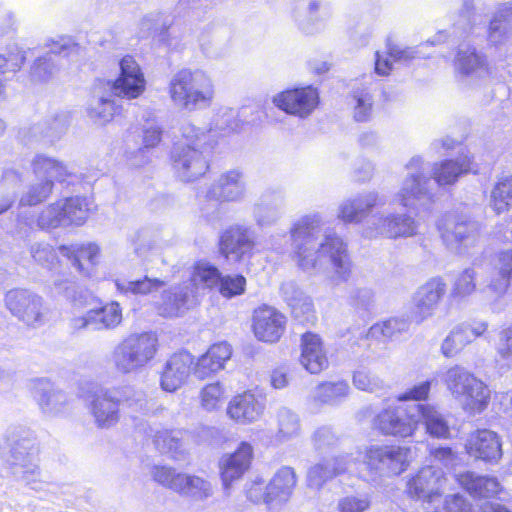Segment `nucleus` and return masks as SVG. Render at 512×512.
<instances>
[{"instance_id":"1","label":"nucleus","mask_w":512,"mask_h":512,"mask_svg":"<svg viewBox=\"0 0 512 512\" xmlns=\"http://www.w3.org/2000/svg\"><path fill=\"white\" fill-rule=\"evenodd\" d=\"M322 217L313 213L301 217L291 229L293 259L312 274L327 273L334 285L347 282L353 262L346 243L335 233L320 236Z\"/></svg>"},{"instance_id":"2","label":"nucleus","mask_w":512,"mask_h":512,"mask_svg":"<svg viewBox=\"0 0 512 512\" xmlns=\"http://www.w3.org/2000/svg\"><path fill=\"white\" fill-rule=\"evenodd\" d=\"M407 169V177L394 200L405 208L418 210L434 201L436 186L454 184L460 175L469 172L471 162L467 155H460L455 160L435 164L434 180L424 176L420 157H413L407 164Z\"/></svg>"},{"instance_id":"3","label":"nucleus","mask_w":512,"mask_h":512,"mask_svg":"<svg viewBox=\"0 0 512 512\" xmlns=\"http://www.w3.org/2000/svg\"><path fill=\"white\" fill-rule=\"evenodd\" d=\"M181 136L171 153L172 166L182 181H195L209 169L210 135L191 124H185L181 128Z\"/></svg>"},{"instance_id":"4","label":"nucleus","mask_w":512,"mask_h":512,"mask_svg":"<svg viewBox=\"0 0 512 512\" xmlns=\"http://www.w3.org/2000/svg\"><path fill=\"white\" fill-rule=\"evenodd\" d=\"M0 440L5 442L0 452L9 451L7 462L14 479L33 490H40V469L35 461L38 453L36 439L26 431L9 427L0 435Z\"/></svg>"},{"instance_id":"5","label":"nucleus","mask_w":512,"mask_h":512,"mask_svg":"<svg viewBox=\"0 0 512 512\" xmlns=\"http://www.w3.org/2000/svg\"><path fill=\"white\" fill-rule=\"evenodd\" d=\"M168 94L176 108L194 112L212 104L215 87L211 77L204 71L181 69L171 77Z\"/></svg>"},{"instance_id":"6","label":"nucleus","mask_w":512,"mask_h":512,"mask_svg":"<svg viewBox=\"0 0 512 512\" xmlns=\"http://www.w3.org/2000/svg\"><path fill=\"white\" fill-rule=\"evenodd\" d=\"M442 381L454 400L469 414L484 411L490 401V389L471 371L461 365L448 368Z\"/></svg>"},{"instance_id":"7","label":"nucleus","mask_w":512,"mask_h":512,"mask_svg":"<svg viewBox=\"0 0 512 512\" xmlns=\"http://www.w3.org/2000/svg\"><path fill=\"white\" fill-rule=\"evenodd\" d=\"M157 349L158 338L155 333H133L114 347L110 362L118 374L136 373L155 357Z\"/></svg>"},{"instance_id":"8","label":"nucleus","mask_w":512,"mask_h":512,"mask_svg":"<svg viewBox=\"0 0 512 512\" xmlns=\"http://www.w3.org/2000/svg\"><path fill=\"white\" fill-rule=\"evenodd\" d=\"M438 230L446 248L461 256L470 255L481 240L480 224L463 215H445Z\"/></svg>"},{"instance_id":"9","label":"nucleus","mask_w":512,"mask_h":512,"mask_svg":"<svg viewBox=\"0 0 512 512\" xmlns=\"http://www.w3.org/2000/svg\"><path fill=\"white\" fill-rule=\"evenodd\" d=\"M151 475L158 484L173 490L191 502H204L214 494V487L208 479L177 472L171 467L154 466Z\"/></svg>"},{"instance_id":"10","label":"nucleus","mask_w":512,"mask_h":512,"mask_svg":"<svg viewBox=\"0 0 512 512\" xmlns=\"http://www.w3.org/2000/svg\"><path fill=\"white\" fill-rule=\"evenodd\" d=\"M411 450L397 445H370L364 449L363 463L369 471L383 476H398L410 465Z\"/></svg>"},{"instance_id":"11","label":"nucleus","mask_w":512,"mask_h":512,"mask_svg":"<svg viewBox=\"0 0 512 512\" xmlns=\"http://www.w3.org/2000/svg\"><path fill=\"white\" fill-rule=\"evenodd\" d=\"M416 403L388 407L373 419V428L384 436L406 438L416 431L415 419L420 415Z\"/></svg>"},{"instance_id":"12","label":"nucleus","mask_w":512,"mask_h":512,"mask_svg":"<svg viewBox=\"0 0 512 512\" xmlns=\"http://www.w3.org/2000/svg\"><path fill=\"white\" fill-rule=\"evenodd\" d=\"M7 309L19 321L37 327L44 323L47 308L42 297L26 289H13L5 295Z\"/></svg>"},{"instance_id":"13","label":"nucleus","mask_w":512,"mask_h":512,"mask_svg":"<svg viewBox=\"0 0 512 512\" xmlns=\"http://www.w3.org/2000/svg\"><path fill=\"white\" fill-rule=\"evenodd\" d=\"M446 478L441 468L427 465L407 477L405 493L408 497L423 502H433L440 498Z\"/></svg>"},{"instance_id":"14","label":"nucleus","mask_w":512,"mask_h":512,"mask_svg":"<svg viewBox=\"0 0 512 512\" xmlns=\"http://www.w3.org/2000/svg\"><path fill=\"white\" fill-rule=\"evenodd\" d=\"M447 291V284L441 277L427 280L414 292L411 299V319L417 325L432 317Z\"/></svg>"},{"instance_id":"15","label":"nucleus","mask_w":512,"mask_h":512,"mask_svg":"<svg viewBox=\"0 0 512 512\" xmlns=\"http://www.w3.org/2000/svg\"><path fill=\"white\" fill-rule=\"evenodd\" d=\"M119 390L97 387L87 393L85 402L97 427L108 429L119 421Z\"/></svg>"},{"instance_id":"16","label":"nucleus","mask_w":512,"mask_h":512,"mask_svg":"<svg viewBox=\"0 0 512 512\" xmlns=\"http://www.w3.org/2000/svg\"><path fill=\"white\" fill-rule=\"evenodd\" d=\"M363 233L368 238L409 237L416 233V223L408 215H374Z\"/></svg>"},{"instance_id":"17","label":"nucleus","mask_w":512,"mask_h":512,"mask_svg":"<svg viewBox=\"0 0 512 512\" xmlns=\"http://www.w3.org/2000/svg\"><path fill=\"white\" fill-rule=\"evenodd\" d=\"M318 102V91L312 86L286 90L273 97V103L277 108L300 118L308 117Z\"/></svg>"},{"instance_id":"18","label":"nucleus","mask_w":512,"mask_h":512,"mask_svg":"<svg viewBox=\"0 0 512 512\" xmlns=\"http://www.w3.org/2000/svg\"><path fill=\"white\" fill-rule=\"evenodd\" d=\"M255 247V233L248 227L234 225L220 238V251L227 260L240 262L249 257Z\"/></svg>"},{"instance_id":"19","label":"nucleus","mask_w":512,"mask_h":512,"mask_svg":"<svg viewBox=\"0 0 512 512\" xmlns=\"http://www.w3.org/2000/svg\"><path fill=\"white\" fill-rule=\"evenodd\" d=\"M286 316L272 306L262 305L253 312V332L255 337L267 343L277 342L286 328Z\"/></svg>"},{"instance_id":"20","label":"nucleus","mask_w":512,"mask_h":512,"mask_svg":"<svg viewBox=\"0 0 512 512\" xmlns=\"http://www.w3.org/2000/svg\"><path fill=\"white\" fill-rule=\"evenodd\" d=\"M253 457V447L248 442H241L236 451L224 454L218 463L220 478L225 491L240 480L249 469Z\"/></svg>"},{"instance_id":"21","label":"nucleus","mask_w":512,"mask_h":512,"mask_svg":"<svg viewBox=\"0 0 512 512\" xmlns=\"http://www.w3.org/2000/svg\"><path fill=\"white\" fill-rule=\"evenodd\" d=\"M110 88V81L98 80L86 107L88 118L96 125L105 126L119 112Z\"/></svg>"},{"instance_id":"22","label":"nucleus","mask_w":512,"mask_h":512,"mask_svg":"<svg viewBox=\"0 0 512 512\" xmlns=\"http://www.w3.org/2000/svg\"><path fill=\"white\" fill-rule=\"evenodd\" d=\"M454 66L456 73L469 82L486 79L493 74L486 57L470 45L459 46Z\"/></svg>"},{"instance_id":"23","label":"nucleus","mask_w":512,"mask_h":512,"mask_svg":"<svg viewBox=\"0 0 512 512\" xmlns=\"http://www.w3.org/2000/svg\"><path fill=\"white\" fill-rule=\"evenodd\" d=\"M265 410V399L251 391L234 396L227 406V415L240 424L258 421Z\"/></svg>"},{"instance_id":"24","label":"nucleus","mask_w":512,"mask_h":512,"mask_svg":"<svg viewBox=\"0 0 512 512\" xmlns=\"http://www.w3.org/2000/svg\"><path fill=\"white\" fill-rule=\"evenodd\" d=\"M194 364V357L189 352H180L169 358L161 376V387L167 392L179 389L187 380Z\"/></svg>"},{"instance_id":"25","label":"nucleus","mask_w":512,"mask_h":512,"mask_svg":"<svg viewBox=\"0 0 512 512\" xmlns=\"http://www.w3.org/2000/svg\"><path fill=\"white\" fill-rule=\"evenodd\" d=\"M195 304V291L187 283H183L163 292L159 313L164 317H177Z\"/></svg>"},{"instance_id":"26","label":"nucleus","mask_w":512,"mask_h":512,"mask_svg":"<svg viewBox=\"0 0 512 512\" xmlns=\"http://www.w3.org/2000/svg\"><path fill=\"white\" fill-rule=\"evenodd\" d=\"M245 192V183L242 173L237 170H229L222 173L210 186L207 197L217 201H237Z\"/></svg>"},{"instance_id":"27","label":"nucleus","mask_w":512,"mask_h":512,"mask_svg":"<svg viewBox=\"0 0 512 512\" xmlns=\"http://www.w3.org/2000/svg\"><path fill=\"white\" fill-rule=\"evenodd\" d=\"M297 478L291 467H281L268 483L269 510H277L286 504L296 486Z\"/></svg>"},{"instance_id":"28","label":"nucleus","mask_w":512,"mask_h":512,"mask_svg":"<svg viewBox=\"0 0 512 512\" xmlns=\"http://www.w3.org/2000/svg\"><path fill=\"white\" fill-rule=\"evenodd\" d=\"M232 356V348L227 342L212 345L205 354L198 358L194 365V375L198 379H206L224 368Z\"/></svg>"},{"instance_id":"29","label":"nucleus","mask_w":512,"mask_h":512,"mask_svg":"<svg viewBox=\"0 0 512 512\" xmlns=\"http://www.w3.org/2000/svg\"><path fill=\"white\" fill-rule=\"evenodd\" d=\"M301 365L311 374L327 368L328 359L321 338L314 333H305L301 341Z\"/></svg>"},{"instance_id":"30","label":"nucleus","mask_w":512,"mask_h":512,"mask_svg":"<svg viewBox=\"0 0 512 512\" xmlns=\"http://www.w3.org/2000/svg\"><path fill=\"white\" fill-rule=\"evenodd\" d=\"M351 464L352 461L348 456L326 458L309 469L308 485L321 488L328 480L346 472Z\"/></svg>"},{"instance_id":"31","label":"nucleus","mask_w":512,"mask_h":512,"mask_svg":"<svg viewBox=\"0 0 512 512\" xmlns=\"http://www.w3.org/2000/svg\"><path fill=\"white\" fill-rule=\"evenodd\" d=\"M293 17L299 29L306 34H313L324 27L328 13L320 0H308L294 9Z\"/></svg>"},{"instance_id":"32","label":"nucleus","mask_w":512,"mask_h":512,"mask_svg":"<svg viewBox=\"0 0 512 512\" xmlns=\"http://www.w3.org/2000/svg\"><path fill=\"white\" fill-rule=\"evenodd\" d=\"M468 453L484 461H496L502 455L498 435L490 430H478L471 435L467 444Z\"/></svg>"},{"instance_id":"33","label":"nucleus","mask_w":512,"mask_h":512,"mask_svg":"<svg viewBox=\"0 0 512 512\" xmlns=\"http://www.w3.org/2000/svg\"><path fill=\"white\" fill-rule=\"evenodd\" d=\"M162 128L154 123H146L139 134L142 139V144L136 149H129L126 151V159L133 167H141L150 161L149 150L155 148L161 141Z\"/></svg>"},{"instance_id":"34","label":"nucleus","mask_w":512,"mask_h":512,"mask_svg":"<svg viewBox=\"0 0 512 512\" xmlns=\"http://www.w3.org/2000/svg\"><path fill=\"white\" fill-rule=\"evenodd\" d=\"M33 394L41 410L46 414H57L62 411L67 403L66 395L54 388L52 383L45 378L33 381Z\"/></svg>"},{"instance_id":"35","label":"nucleus","mask_w":512,"mask_h":512,"mask_svg":"<svg viewBox=\"0 0 512 512\" xmlns=\"http://www.w3.org/2000/svg\"><path fill=\"white\" fill-rule=\"evenodd\" d=\"M69 117L65 112L51 115L30 128V135L36 141L52 143L67 130Z\"/></svg>"},{"instance_id":"36","label":"nucleus","mask_w":512,"mask_h":512,"mask_svg":"<svg viewBox=\"0 0 512 512\" xmlns=\"http://www.w3.org/2000/svg\"><path fill=\"white\" fill-rule=\"evenodd\" d=\"M61 254L71 261L73 267L83 276H89L99 255V247L95 244L81 246H61Z\"/></svg>"},{"instance_id":"37","label":"nucleus","mask_w":512,"mask_h":512,"mask_svg":"<svg viewBox=\"0 0 512 512\" xmlns=\"http://www.w3.org/2000/svg\"><path fill=\"white\" fill-rule=\"evenodd\" d=\"M458 481L474 497H492L500 491V484L496 478L479 476L473 472L460 474Z\"/></svg>"},{"instance_id":"38","label":"nucleus","mask_w":512,"mask_h":512,"mask_svg":"<svg viewBox=\"0 0 512 512\" xmlns=\"http://www.w3.org/2000/svg\"><path fill=\"white\" fill-rule=\"evenodd\" d=\"M512 33V3L502 4L495 12L488 30V40L493 45L505 42Z\"/></svg>"},{"instance_id":"39","label":"nucleus","mask_w":512,"mask_h":512,"mask_svg":"<svg viewBox=\"0 0 512 512\" xmlns=\"http://www.w3.org/2000/svg\"><path fill=\"white\" fill-rule=\"evenodd\" d=\"M419 408V416L415 419L416 430L420 423H424L427 432L436 438H447L450 433L448 423L444 416L435 407L427 404L416 403Z\"/></svg>"},{"instance_id":"40","label":"nucleus","mask_w":512,"mask_h":512,"mask_svg":"<svg viewBox=\"0 0 512 512\" xmlns=\"http://www.w3.org/2000/svg\"><path fill=\"white\" fill-rule=\"evenodd\" d=\"M219 281V270L208 262L199 261L193 266L190 279L186 283L195 291L197 297L200 290L211 289L217 286Z\"/></svg>"},{"instance_id":"41","label":"nucleus","mask_w":512,"mask_h":512,"mask_svg":"<svg viewBox=\"0 0 512 512\" xmlns=\"http://www.w3.org/2000/svg\"><path fill=\"white\" fill-rule=\"evenodd\" d=\"M31 165L35 176L43 178V180L50 179L52 182L54 180L65 181L71 175V172H69L64 164L43 154L36 155Z\"/></svg>"},{"instance_id":"42","label":"nucleus","mask_w":512,"mask_h":512,"mask_svg":"<svg viewBox=\"0 0 512 512\" xmlns=\"http://www.w3.org/2000/svg\"><path fill=\"white\" fill-rule=\"evenodd\" d=\"M373 103L370 86L360 84L352 89L349 104L353 109V118L357 122L370 120L373 112Z\"/></svg>"},{"instance_id":"43","label":"nucleus","mask_w":512,"mask_h":512,"mask_svg":"<svg viewBox=\"0 0 512 512\" xmlns=\"http://www.w3.org/2000/svg\"><path fill=\"white\" fill-rule=\"evenodd\" d=\"M413 320L410 317H393L372 325L368 331V337L376 340L392 339L409 330Z\"/></svg>"},{"instance_id":"44","label":"nucleus","mask_w":512,"mask_h":512,"mask_svg":"<svg viewBox=\"0 0 512 512\" xmlns=\"http://www.w3.org/2000/svg\"><path fill=\"white\" fill-rule=\"evenodd\" d=\"M154 443L161 452L169 453L177 460L182 459L187 451L186 437L181 431H159Z\"/></svg>"},{"instance_id":"45","label":"nucleus","mask_w":512,"mask_h":512,"mask_svg":"<svg viewBox=\"0 0 512 512\" xmlns=\"http://www.w3.org/2000/svg\"><path fill=\"white\" fill-rule=\"evenodd\" d=\"M281 291L284 300L291 307L295 317H300L312 311L311 299L294 282L283 283Z\"/></svg>"},{"instance_id":"46","label":"nucleus","mask_w":512,"mask_h":512,"mask_svg":"<svg viewBox=\"0 0 512 512\" xmlns=\"http://www.w3.org/2000/svg\"><path fill=\"white\" fill-rule=\"evenodd\" d=\"M349 386L344 381L338 382H323L319 384L313 391L312 402L315 405L329 404L333 405L338 403L341 399L347 396Z\"/></svg>"},{"instance_id":"47","label":"nucleus","mask_w":512,"mask_h":512,"mask_svg":"<svg viewBox=\"0 0 512 512\" xmlns=\"http://www.w3.org/2000/svg\"><path fill=\"white\" fill-rule=\"evenodd\" d=\"M66 226L83 224L88 217V203L86 198L75 196L59 200Z\"/></svg>"},{"instance_id":"48","label":"nucleus","mask_w":512,"mask_h":512,"mask_svg":"<svg viewBox=\"0 0 512 512\" xmlns=\"http://www.w3.org/2000/svg\"><path fill=\"white\" fill-rule=\"evenodd\" d=\"M94 317V330L113 329L122 321V310L117 302H111L97 309H90Z\"/></svg>"},{"instance_id":"49","label":"nucleus","mask_w":512,"mask_h":512,"mask_svg":"<svg viewBox=\"0 0 512 512\" xmlns=\"http://www.w3.org/2000/svg\"><path fill=\"white\" fill-rule=\"evenodd\" d=\"M278 430L276 439L285 442L300 434V422L298 416L287 408H281L277 414Z\"/></svg>"},{"instance_id":"50","label":"nucleus","mask_w":512,"mask_h":512,"mask_svg":"<svg viewBox=\"0 0 512 512\" xmlns=\"http://www.w3.org/2000/svg\"><path fill=\"white\" fill-rule=\"evenodd\" d=\"M146 88V81L136 80L129 77L118 76L113 82H110V88H107L115 96L136 99Z\"/></svg>"},{"instance_id":"51","label":"nucleus","mask_w":512,"mask_h":512,"mask_svg":"<svg viewBox=\"0 0 512 512\" xmlns=\"http://www.w3.org/2000/svg\"><path fill=\"white\" fill-rule=\"evenodd\" d=\"M164 282L157 278L144 277L136 281H116L117 290L124 294L147 295L154 291H158Z\"/></svg>"},{"instance_id":"52","label":"nucleus","mask_w":512,"mask_h":512,"mask_svg":"<svg viewBox=\"0 0 512 512\" xmlns=\"http://www.w3.org/2000/svg\"><path fill=\"white\" fill-rule=\"evenodd\" d=\"M512 203V176L500 180L491 194V206L500 214L508 209Z\"/></svg>"},{"instance_id":"53","label":"nucleus","mask_w":512,"mask_h":512,"mask_svg":"<svg viewBox=\"0 0 512 512\" xmlns=\"http://www.w3.org/2000/svg\"><path fill=\"white\" fill-rule=\"evenodd\" d=\"M23 51L15 43H10L5 48H0V73H15L24 63Z\"/></svg>"},{"instance_id":"54","label":"nucleus","mask_w":512,"mask_h":512,"mask_svg":"<svg viewBox=\"0 0 512 512\" xmlns=\"http://www.w3.org/2000/svg\"><path fill=\"white\" fill-rule=\"evenodd\" d=\"M54 183L50 179L42 180L40 183L31 185L21 196V206L37 205L44 201L52 192Z\"/></svg>"},{"instance_id":"55","label":"nucleus","mask_w":512,"mask_h":512,"mask_svg":"<svg viewBox=\"0 0 512 512\" xmlns=\"http://www.w3.org/2000/svg\"><path fill=\"white\" fill-rule=\"evenodd\" d=\"M371 497L366 493L346 495L338 500L339 512H367L371 507Z\"/></svg>"},{"instance_id":"56","label":"nucleus","mask_w":512,"mask_h":512,"mask_svg":"<svg viewBox=\"0 0 512 512\" xmlns=\"http://www.w3.org/2000/svg\"><path fill=\"white\" fill-rule=\"evenodd\" d=\"M476 272L473 268L463 270L455 279L452 287V295L464 298L471 295L476 289Z\"/></svg>"},{"instance_id":"57","label":"nucleus","mask_w":512,"mask_h":512,"mask_svg":"<svg viewBox=\"0 0 512 512\" xmlns=\"http://www.w3.org/2000/svg\"><path fill=\"white\" fill-rule=\"evenodd\" d=\"M37 223L41 229H50L66 226L64 216L59 205V201L43 209L38 217Z\"/></svg>"},{"instance_id":"58","label":"nucleus","mask_w":512,"mask_h":512,"mask_svg":"<svg viewBox=\"0 0 512 512\" xmlns=\"http://www.w3.org/2000/svg\"><path fill=\"white\" fill-rule=\"evenodd\" d=\"M224 388L220 382L204 386L200 392L201 406L207 411L217 409L223 399Z\"/></svg>"},{"instance_id":"59","label":"nucleus","mask_w":512,"mask_h":512,"mask_svg":"<svg viewBox=\"0 0 512 512\" xmlns=\"http://www.w3.org/2000/svg\"><path fill=\"white\" fill-rule=\"evenodd\" d=\"M466 345H468L467 339L456 326L443 340L441 345V352L445 357L451 358L462 351Z\"/></svg>"},{"instance_id":"60","label":"nucleus","mask_w":512,"mask_h":512,"mask_svg":"<svg viewBox=\"0 0 512 512\" xmlns=\"http://www.w3.org/2000/svg\"><path fill=\"white\" fill-rule=\"evenodd\" d=\"M353 384L357 389L367 392H377L384 388V382L372 372L360 369L353 375Z\"/></svg>"},{"instance_id":"61","label":"nucleus","mask_w":512,"mask_h":512,"mask_svg":"<svg viewBox=\"0 0 512 512\" xmlns=\"http://www.w3.org/2000/svg\"><path fill=\"white\" fill-rule=\"evenodd\" d=\"M354 200L360 222L370 214L374 207L384 204L382 197L376 191L359 194L354 197Z\"/></svg>"},{"instance_id":"62","label":"nucleus","mask_w":512,"mask_h":512,"mask_svg":"<svg viewBox=\"0 0 512 512\" xmlns=\"http://www.w3.org/2000/svg\"><path fill=\"white\" fill-rule=\"evenodd\" d=\"M218 285L222 296L226 298H232L244 293L246 279L242 275H228L224 277L220 275V281Z\"/></svg>"},{"instance_id":"63","label":"nucleus","mask_w":512,"mask_h":512,"mask_svg":"<svg viewBox=\"0 0 512 512\" xmlns=\"http://www.w3.org/2000/svg\"><path fill=\"white\" fill-rule=\"evenodd\" d=\"M119 390L118 403L127 405L135 411H144L147 406L146 398L143 392L136 391L131 387L116 388Z\"/></svg>"},{"instance_id":"64","label":"nucleus","mask_w":512,"mask_h":512,"mask_svg":"<svg viewBox=\"0 0 512 512\" xmlns=\"http://www.w3.org/2000/svg\"><path fill=\"white\" fill-rule=\"evenodd\" d=\"M269 493L268 484L262 478H255L246 484L247 498L256 504L264 503L269 509Z\"/></svg>"}]
</instances>
